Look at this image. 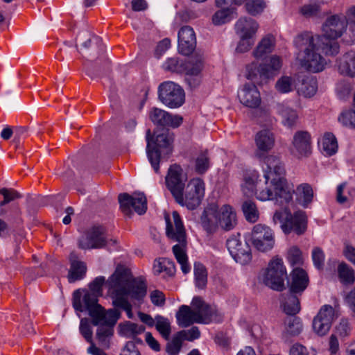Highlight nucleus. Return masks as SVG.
<instances>
[{
    "label": "nucleus",
    "instance_id": "obj_1",
    "mask_svg": "<svg viewBox=\"0 0 355 355\" xmlns=\"http://www.w3.org/2000/svg\"><path fill=\"white\" fill-rule=\"evenodd\" d=\"M105 278L96 277L89 285V290H76L73 294V306L76 311H87L94 326L98 324H114L120 317V312L110 309L106 311L98 303V298L103 295V286Z\"/></svg>",
    "mask_w": 355,
    "mask_h": 355
},
{
    "label": "nucleus",
    "instance_id": "obj_2",
    "mask_svg": "<svg viewBox=\"0 0 355 355\" xmlns=\"http://www.w3.org/2000/svg\"><path fill=\"white\" fill-rule=\"evenodd\" d=\"M265 182L260 183L256 190V198L260 201L281 199L288 203L293 199V185L284 178L285 168L279 158L275 155L265 159Z\"/></svg>",
    "mask_w": 355,
    "mask_h": 355
},
{
    "label": "nucleus",
    "instance_id": "obj_3",
    "mask_svg": "<svg viewBox=\"0 0 355 355\" xmlns=\"http://www.w3.org/2000/svg\"><path fill=\"white\" fill-rule=\"evenodd\" d=\"M320 37L306 32L298 35L294 40L298 49L297 59L306 70L318 73L324 69L327 61L320 53Z\"/></svg>",
    "mask_w": 355,
    "mask_h": 355
},
{
    "label": "nucleus",
    "instance_id": "obj_4",
    "mask_svg": "<svg viewBox=\"0 0 355 355\" xmlns=\"http://www.w3.org/2000/svg\"><path fill=\"white\" fill-rule=\"evenodd\" d=\"M175 316L181 327H187L193 323L219 322L223 319V315L216 307L207 305L200 297L193 298L191 306H180Z\"/></svg>",
    "mask_w": 355,
    "mask_h": 355
},
{
    "label": "nucleus",
    "instance_id": "obj_5",
    "mask_svg": "<svg viewBox=\"0 0 355 355\" xmlns=\"http://www.w3.org/2000/svg\"><path fill=\"white\" fill-rule=\"evenodd\" d=\"M109 292L114 297L130 298L132 300H141L146 295L147 286L141 280L131 279L121 268L115 272L106 282Z\"/></svg>",
    "mask_w": 355,
    "mask_h": 355
},
{
    "label": "nucleus",
    "instance_id": "obj_6",
    "mask_svg": "<svg viewBox=\"0 0 355 355\" xmlns=\"http://www.w3.org/2000/svg\"><path fill=\"white\" fill-rule=\"evenodd\" d=\"M166 227V236L173 241L178 243L172 248L173 253L181 266L184 274H187L191 270V266L188 262V257L186 253L187 235L183 223L179 214L174 211L172 217L165 216Z\"/></svg>",
    "mask_w": 355,
    "mask_h": 355
},
{
    "label": "nucleus",
    "instance_id": "obj_7",
    "mask_svg": "<svg viewBox=\"0 0 355 355\" xmlns=\"http://www.w3.org/2000/svg\"><path fill=\"white\" fill-rule=\"evenodd\" d=\"M201 225L207 232H214L218 227L226 231L232 230L236 225L235 210L230 205L219 207L216 204L209 205L201 216Z\"/></svg>",
    "mask_w": 355,
    "mask_h": 355
},
{
    "label": "nucleus",
    "instance_id": "obj_8",
    "mask_svg": "<svg viewBox=\"0 0 355 355\" xmlns=\"http://www.w3.org/2000/svg\"><path fill=\"white\" fill-rule=\"evenodd\" d=\"M347 26V19L343 15H333L329 17L322 26L323 38L329 40L324 44L322 49L327 55H335L339 52V45L334 40L340 37L346 30Z\"/></svg>",
    "mask_w": 355,
    "mask_h": 355
},
{
    "label": "nucleus",
    "instance_id": "obj_9",
    "mask_svg": "<svg viewBox=\"0 0 355 355\" xmlns=\"http://www.w3.org/2000/svg\"><path fill=\"white\" fill-rule=\"evenodd\" d=\"M272 220L275 224L280 223L283 232H291L300 235L307 229V216L302 210H297L293 214L288 209L277 210L274 213Z\"/></svg>",
    "mask_w": 355,
    "mask_h": 355
},
{
    "label": "nucleus",
    "instance_id": "obj_10",
    "mask_svg": "<svg viewBox=\"0 0 355 355\" xmlns=\"http://www.w3.org/2000/svg\"><path fill=\"white\" fill-rule=\"evenodd\" d=\"M286 279L287 272L282 259L279 257L272 258L262 275L263 282L272 290L282 291L285 288Z\"/></svg>",
    "mask_w": 355,
    "mask_h": 355
},
{
    "label": "nucleus",
    "instance_id": "obj_11",
    "mask_svg": "<svg viewBox=\"0 0 355 355\" xmlns=\"http://www.w3.org/2000/svg\"><path fill=\"white\" fill-rule=\"evenodd\" d=\"M205 193V183L200 178H192L188 182L184 193L181 191V200L175 198L176 202L181 206L193 210L198 207Z\"/></svg>",
    "mask_w": 355,
    "mask_h": 355
},
{
    "label": "nucleus",
    "instance_id": "obj_12",
    "mask_svg": "<svg viewBox=\"0 0 355 355\" xmlns=\"http://www.w3.org/2000/svg\"><path fill=\"white\" fill-rule=\"evenodd\" d=\"M150 130H148L146 135L147 147L146 153L148 159L155 173L159 172V159L162 150H165L168 153L171 151V144L172 138L166 133L157 135L155 139H150L148 137Z\"/></svg>",
    "mask_w": 355,
    "mask_h": 355
},
{
    "label": "nucleus",
    "instance_id": "obj_13",
    "mask_svg": "<svg viewBox=\"0 0 355 355\" xmlns=\"http://www.w3.org/2000/svg\"><path fill=\"white\" fill-rule=\"evenodd\" d=\"M158 98L169 108H178L185 101L184 89L172 81H165L158 86Z\"/></svg>",
    "mask_w": 355,
    "mask_h": 355
},
{
    "label": "nucleus",
    "instance_id": "obj_14",
    "mask_svg": "<svg viewBox=\"0 0 355 355\" xmlns=\"http://www.w3.org/2000/svg\"><path fill=\"white\" fill-rule=\"evenodd\" d=\"M110 243H115L116 241L107 239L105 229L100 225L88 228L78 241V247L83 250L102 248Z\"/></svg>",
    "mask_w": 355,
    "mask_h": 355
},
{
    "label": "nucleus",
    "instance_id": "obj_15",
    "mask_svg": "<svg viewBox=\"0 0 355 355\" xmlns=\"http://www.w3.org/2000/svg\"><path fill=\"white\" fill-rule=\"evenodd\" d=\"M204 69V57L201 53H195L189 58L184 64L185 81L191 88H196L200 85L202 79Z\"/></svg>",
    "mask_w": 355,
    "mask_h": 355
},
{
    "label": "nucleus",
    "instance_id": "obj_16",
    "mask_svg": "<svg viewBox=\"0 0 355 355\" xmlns=\"http://www.w3.org/2000/svg\"><path fill=\"white\" fill-rule=\"evenodd\" d=\"M120 209L127 216L132 214V210L141 215L147 210V200L142 193H134L129 195L127 193H120L118 196Z\"/></svg>",
    "mask_w": 355,
    "mask_h": 355
},
{
    "label": "nucleus",
    "instance_id": "obj_17",
    "mask_svg": "<svg viewBox=\"0 0 355 355\" xmlns=\"http://www.w3.org/2000/svg\"><path fill=\"white\" fill-rule=\"evenodd\" d=\"M251 241L259 251L266 252L272 249L275 245V234L272 230L263 224L255 225L251 232Z\"/></svg>",
    "mask_w": 355,
    "mask_h": 355
},
{
    "label": "nucleus",
    "instance_id": "obj_18",
    "mask_svg": "<svg viewBox=\"0 0 355 355\" xmlns=\"http://www.w3.org/2000/svg\"><path fill=\"white\" fill-rule=\"evenodd\" d=\"M166 185L173 196L181 200V191H184L187 176L180 165H171L166 176Z\"/></svg>",
    "mask_w": 355,
    "mask_h": 355
},
{
    "label": "nucleus",
    "instance_id": "obj_19",
    "mask_svg": "<svg viewBox=\"0 0 355 355\" xmlns=\"http://www.w3.org/2000/svg\"><path fill=\"white\" fill-rule=\"evenodd\" d=\"M227 248L236 262L242 265L250 262L252 259L250 248L246 242L242 243L239 236L230 237L227 241Z\"/></svg>",
    "mask_w": 355,
    "mask_h": 355
},
{
    "label": "nucleus",
    "instance_id": "obj_20",
    "mask_svg": "<svg viewBox=\"0 0 355 355\" xmlns=\"http://www.w3.org/2000/svg\"><path fill=\"white\" fill-rule=\"evenodd\" d=\"M335 318V311L331 306H322L313 320L314 331L320 336L325 335L329 331Z\"/></svg>",
    "mask_w": 355,
    "mask_h": 355
},
{
    "label": "nucleus",
    "instance_id": "obj_21",
    "mask_svg": "<svg viewBox=\"0 0 355 355\" xmlns=\"http://www.w3.org/2000/svg\"><path fill=\"white\" fill-rule=\"evenodd\" d=\"M291 153L296 157H307L311 152V137L309 132L297 131L293 138L290 148Z\"/></svg>",
    "mask_w": 355,
    "mask_h": 355
},
{
    "label": "nucleus",
    "instance_id": "obj_22",
    "mask_svg": "<svg viewBox=\"0 0 355 355\" xmlns=\"http://www.w3.org/2000/svg\"><path fill=\"white\" fill-rule=\"evenodd\" d=\"M150 121L156 125L162 127L178 128L183 121L181 116L172 114L157 107H153L149 112Z\"/></svg>",
    "mask_w": 355,
    "mask_h": 355
},
{
    "label": "nucleus",
    "instance_id": "obj_23",
    "mask_svg": "<svg viewBox=\"0 0 355 355\" xmlns=\"http://www.w3.org/2000/svg\"><path fill=\"white\" fill-rule=\"evenodd\" d=\"M77 40L81 42V53L86 57L95 56L102 51L101 39L93 35L88 31H81L77 36Z\"/></svg>",
    "mask_w": 355,
    "mask_h": 355
},
{
    "label": "nucleus",
    "instance_id": "obj_24",
    "mask_svg": "<svg viewBox=\"0 0 355 355\" xmlns=\"http://www.w3.org/2000/svg\"><path fill=\"white\" fill-rule=\"evenodd\" d=\"M238 98L245 107L256 108L261 103L260 93L253 83L244 84L238 91Z\"/></svg>",
    "mask_w": 355,
    "mask_h": 355
},
{
    "label": "nucleus",
    "instance_id": "obj_25",
    "mask_svg": "<svg viewBox=\"0 0 355 355\" xmlns=\"http://www.w3.org/2000/svg\"><path fill=\"white\" fill-rule=\"evenodd\" d=\"M178 51L184 55L191 54L196 46L195 32L189 26H184L178 32Z\"/></svg>",
    "mask_w": 355,
    "mask_h": 355
},
{
    "label": "nucleus",
    "instance_id": "obj_26",
    "mask_svg": "<svg viewBox=\"0 0 355 355\" xmlns=\"http://www.w3.org/2000/svg\"><path fill=\"white\" fill-rule=\"evenodd\" d=\"M254 141L257 148L255 152L256 157L265 159V155L275 146V138L274 134L269 130H262L256 134Z\"/></svg>",
    "mask_w": 355,
    "mask_h": 355
},
{
    "label": "nucleus",
    "instance_id": "obj_27",
    "mask_svg": "<svg viewBox=\"0 0 355 355\" xmlns=\"http://www.w3.org/2000/svg\"><path fill=\"white\" fill-rule=\"evenodd\" d=\"M259 28L258 22L255 19L247 17L239 18L234 25L237 36L256 37Z\"/></svg>",
    "mask_w": 355,
    "mask_h": 355
},
{
    "label": "nucleus",
    "instance_id": "obj_28",
    "mask_svg": "<svg viewBox=\"0 0 355 355\" xmlns=\"http://www.w3.org/2000/svg\"><path fill=\"white\" fill-rule=\"evenodd\" d=\"M309 284V277L306 272L300 268H295L291 273L290 290L293 293H301Z\"/></svg>",
    "mask_w": 355,
    "mask_h": 355
},
{
    "label": "nucleus",
    "instance_id": "obj_29",
    "mask_svg": "<svg viewBox=\"0 0 355 355\" xmlns=\"http://www.w3.org/2000/svg\"><path fill=\"white\" fill-rule=\"evenodd\" d=\"M338 70L343 76L355 78V52H347L338 59Z\"/></svg>",
    "mask_w": 355,
    "mask_h": 355
},
{
    "label": "nucleus",
    "instance_id": "obj_30",
    "mask_svg": "<svg viewBox=\"0 0 355 355\" xmlns=\"http://www.w3.org/2000/svg\"><path fill=\"white\" fill-rule=\"evenodd\" d=\"M69 260L71 267L68 273V280L69 282L73 283L84 277L87 267L84 262L78 259L76 254L73 252L71 253Z\"/></svg>",
    "mask_w": 355,
    "mask_h": 355
},
{
    "label": "nucleus",
    "instance_id": "obj_31",
    "mask_svg": "<svg viewBox=\"0 0 355 355\" xmlns=\"http://www.w3.org/2000/svg\"><path fill=\"white\" fill-rule=\"evenodd\" d=\"M176 271L174 262L166 258L156 259L153 264V272L155 275H162L163 277H171L174 276Z\"/></svg>",
    "mask_w": 355,
    "mask_h": 355
},
{
    "label": "nucleus",
    "instance_id": "obj_32",
    "mask_svg": "<svg viewBox=\"0 0 355 355\" xmlns=\"http://www.w3.org/2000/svg\"><path fill=\"white\" fill-rule=\"evenodd\" d=\"M296 89L299 96L311 98L317 92V80L313 76H305L302 79L300 84L297 86Z\"/></svg>",
    "mask_w": 355,
    "mask_h": 355
},
{
    "label": "nucleus",
    "instance_id": "obj_33",
    "mask_svg": "<svg viewBox=\"0 0 355 355\" xmlns=\"http://www.w3.org/2000/svg\"><path fill=\"white\" fill-rule=\"evenodd\" d=\"M302 329V322L299 318H289L285 323V329L282 335L283 339L286 342H289L292 338L300 335Z\"/></svg>",
    "mask_w": 355,
    "mask_h": 355
},
{
    "label": "nucleus",
    "instance_id": "obj_34",
    "mask_svg": "<svg viewBox=\"0 0 355 355\" xmlns=\"http://www.w3.org/2000/svg\"><path fill=\"white\" fill-rule=\"evenodd\" d=\"M275 46V39L271 35L263 37L258 43L252 52L253 56L258 59L263 58L265 55L271 53Z\"/></svg>",
    "mask_w": 355,
    "mask_h": 355
},
{
    "label": "nucleus",
    "instance_id": "obj_35",
    "mask_svg": "<svg viewBox=\"0 0 355 355\" xmlns=\"http://www.w3.org/2000/svg\"><path fill=\"white\" fill-rule=\"evenodd\" d=\"M297 201L304 207H306L313 200V191L311 186L307 183L299 184L296 189H293Z\"/></svg>",
    "mask_w": 355,
    "mask_h": 355
},
{
    "label": "nucleus",
    "instance_id": "obj_36",
    "mask_svg": "<svg viewBox=\"0 0 355 355\" xmlns=\"http://www.w3.org/2000/svg\"><path fill=\"white\" fill-rule=\"evenodd\" d=\"M263 65L262 74L264 76V79H269L279 71L282 67V60L279 55H272Z\"/></svg>",
    "mask_w": 355,
    "mask_h": 355
},
{
    "label": "nucleus",
    "instance_id": "obj_37",
    "mask_svg": "<svg viewBox=\"0 0 355 355\" xmlns=\"http://www.w3.org/2000/svg\"><path fill=\"white\" fill-rule=\"evenodd\" d=\"M259 175L257 172L247 173L244 175L241 189L246 196H252L255 194V188L258 187Z\"/></svg>",
    "mask_w": 355,
    "mask_h": 355
},
{
    "label": "nucleus",
    "instance_id": "obj_38",
    "mask_svg": "<svg viewBox=\"0 0 355 355\" xmlns=\"http://www.w3.org/2000/svg\"><path fill=\"white\" fill-rule=\"evenodd\" d=\"M320 146L322 153L326 156H332L338 150V142L336 137L331 132L324 134L320 142Z\"/></svg>",
    "mask_w": 355,
    "mask_h": 355
},
{
    "label": "nucleus",
    "instance_id": "obj_39",
    "mask_svg": "<svg viewBox=\"0 0 355 355\" xmlns=\"http://www.w3.org/2000/svg\"><path fill=\"white\" fill-rule=\"evenodd\" d=\"M277 110L278 114L282 116V123L285 126L291 127L295 123L298 117L295 110L284 103L278 104Z\"/></svg>",
    "mask_w": 355,
    "mask_h": 355
},
{
    "label": "nucleus",
    "instance_id": "obj_40",
    "mask_svg": "<svg viewBox=\"0 0 355 355\" xmlns=\"http://www.w3.org/2000/svg\"><path fill=\"white\" fill-rule=\"evenodd\" d=\"M119 334L125 338H135L145 331L143 325L130 322L119 324Z\"/></svg>",
    "mask_w": 355,
    "mask_h": 355
},
{
    "label": "nucleus",
    "instance_id": "obj_41",
    "mask_svg": "<svg viewBox=\"0 0 355 355\" xmlns=\"http://www.w3.org/2000/svg\"><path fill=\"white\" fill-rule=\"evenodd\" d=\"M282 306L284 311L288 315H295L300 310L299 299L293 293L283 297Z\"/></svg>",
    "mask_w": 355,
    "mask_h": 355
},
{
    "label": "nucleus",
    "instance_id": "obj_42",
    "mask_svg": "<svg viewBox=\"0 0 355 355\" xmlns=\"http://www.w3.org/2000/svg\"><path fill=\"white\" fill-rule=\"evenodd\" d=\"M263 68V64H259L256 62L247 64L245 73V78L258 84L261 83V80L264 79V76L262 74Z\"/></svg>",
    "mask_w": 355,
    "mask_h": 355
},
{
    "label": "nucleus",
    "instance_id": "obj_43",
    "mask_svg": "<svg viewBox=\"0 0 355 355\" xmlns=\"http://www.w3.org/2000/svg\"><path fill=\"white\" fill-rule=\"evenodd\" d=\"M295 78L288 76H283L275 83L276 90L281 94H287L296 89Z\"/></svg>",
    "mask_w": 355,
    "mask_h": 355
},
{
    "label": "nucleus",
    "instance_id": "obj_44",
    "mask_svg": "<svg viewBox=\"0 0 355 355\" xmlns=\"http://www.w3.org/2000/svg\"><path fill=\"white\" fill-rule=\"evenodd\" d=\"M234 10L230 8H224L218 10L211 17V21L215 26H221L230 21L234 16Z\"/></svg>",
    "mask_w": 355,
    "mask_h": 355
},
{
    "label": "nucleus",
    "instance_id": "obj_45",
    "mask_svg": "<svg viewBox=\"0 0 355 355\" xmlns=\"http://www.w3.org/2000/svg\"><path fill=\"white\" fill-rule=\"evenodd\" d=\"M338 275L340 282L344 284H352L355 280L354 270L345 263L338 265Z\"/></svg>",
    "mask_w": 355,
    "mask_h": 355
},
{
    "label": "nucleus",
    "instance_id": "obj_46",
    "mask_svg": "<svg viewBox=\"0 0 355 355\" xmlns=\"http://www.w3.org/2000/svg\"><path fill=\"white\" fill-rule=\"evenodd\" d=\"M194 279L196 286L200 289L205 288L207 282V271L203 264L194 263Z\"/></svg>",
    "mask_w": 355,
    "mask_h": 355
},
{
    "label": "nucleus",
    "instance_id": "obj_47",
    "mask_svg": "<svg viewBox=\"0 0 355 355\" xmlns=\"http://www.w3.org/2000/svg\"><path fill=\"white\" fill-rule=\"evenodd\" d=\"M242 210L248 221L254 223L259 219V211L253 201H245L242 205Z\"/></svg>",
    "mask_w": 355,
    "mask_h": 355
},
{
    "label": "nucleus",
    "instance_id": "obj_48",
    "mask_svg": "<svg viewBox=\"0 0 355 355\" xmlns=\"http://www.w3.org/2000/svg\"><path fill=\"white\" fill-rule=\"evenodd\" d=\"M155 326L158 332L165 339H168L171 334V322L168 318L157 315L155 316Z\"/></svg>",
    "mask_w": 355,
    "mask_h": 355
},
{
    "label": "nucleus",
    "instance_id": "obj_49",
    "mask_svg": "<svg viewBox=\"0 0 355 355\" xmlns=\"http://www.w3.org/2000/svg\"><path fill=\"white\" fill-rule=\"evenodd\" d=\"M338 122L345 127L355 129V107L342 111L338 116Z\"/></svg>",
    "mask_w": 355,
    "mask_h": 355
},
{
    "label": "nucleus",
    "instance_id": "obj_50",
    "mask_svg": "<svg viewBox=\"0 0 355 355\" xmlns=\"http://www.w3.org/2000/svg\"><path fill=\"white\" fill-rule=\"evenodd\" d=\"M209 165V158L206 152L199 154L194 160V169L198 174H204Z\"/></svg>",
    "mask_w": 355,
    "mask_h": 355
},
{
    "label": "nucleus",
    "instance_id": "obj_51",
    "mask_svg": "<svg viewBox=\"0 0 355 355\" xmlns=\"http://www.w3.org/2000/svg\"><path fill=\"white\" fill-rule=\"evenodd\" d=\"M287 259L291 265L296 266V268H299V266L303 264L302 252L300 250L295 246H293L288 250Z\"/></svg>",
    "mask_w": 355,
    "mask_h": 355
},
{
    "label": "nucleus",
    "instance_id": "obj_52",
    "mask_svg": "<svg viewBox=\"0 0 355 355\" xmlns=\"http://www.w3.org/2000/svg\"><path fill=\"white\" fill-rule=\"evenodd\" d=\"M238 37L239 40L236 48L237 53H243L249 51L255 43L256 37L245 36Z\"/></svg>",
    "mask_w": 355,
    "mask_h": 355
},
{
    "label": "nucleus",
    "instance_id": "obj_53",
    "mask_svg": "<svg viewBox=\"0 0 355 355\" xmlns=\"http://www.w3.org/2000/svg\"><path fill=\"white\" fill-rule=\"evenodd\" d=\"M266 6V2L263 0H249L245 4L246 10L252 15L260 14Z\"/></svg>",
    "mask_w": 355,
    "mask_h": 355
},
{
    "label": "nucleus",
    "instance_id": "obj_54",
    "mask_svg": "<svg viewBox=\"0 0 355 355\" xmlns=\"http://www.w3.org/2000/svg\"><path fill=\"white\" fill-rule=\"evenodd\" d=\"M184 62L175 58H171L166 60L163 67L166 71L177 73H183Z\"/></svg>",
    "mask_w": 355,
    "mask_h": 355
},
{
    "label": "nucleus",
    "instance_id": "obj_55",
    "mask_svg": "<svg viewBox=\"0 0 355 355\" xmlns=\"http://www.w3.org/2000/svg\"><path fill=\"white\" fill-rule=\"evenodd\" d=\"M113 304L115 307L121 308L123 309L126 313L128 318H132L133 317V313L132 312V305L128 302V300L125 297H114Z\"/></svg>",
    "mask_w": 355,
    "mask_h": 355
},
{
    "label": "nucleus",
    "instance_id": "obj_56",
    "mask_svg": "<svg viewBox=\"0 0 355 355\" xmlns=\"http://www.w3.org/2000/svg\"><path fill=\"white\" fill-rule=\"evenodd\" d=\"M79 329L81 335L85 338V339L89 343H92V330L89 324V321L87 318H82L80 320Z\"/></svg>",
    "mask_w": 355,
    "mask_h": 355
},
{
    "label": "nucleus",
    "instance_id": "obj_57",
    "mask_svg": "<svg viewBox=\"0 0 355 355\" xmlns=\"http://www.w3.org/2000/svg\"><path fill=\"white\" fill-rule=\"evenodd\" d=\"M336 89L338 97L345 100L349 96L352 88L349 83L342 81L337 84Z\"/></svg>",
    "mask_w": 355,
    "mask_h": 355
},
{
    "label": "nucleus",
    "instance_id": "obj_58",
    "mask_svg": "<svg viewBox=\"0 0 355 355\" xmlns=\"http://www.w3.org/2000/svg\"><path fill=\"white\" fill-rule=\"evenodd\" d=\"M116 324H98V325H101L98 328L96 331V336L101 341H104L105 338L111 336L113 334V329L112 327Z\"/></svg>",
    "mask_w": 355,
    "mask_h": 355
},
{
    "label": "nucleus",
    "instance_id": "obj_59",
    "mask_svg": "<svg viewBox=\"0 0 355 355\" xmlns=\"http://www.w3.org/2000/svg\"><path fill=\"white\" fill-rule=\"evenodd\" d=\"M312 259L314 266L318 269H322L324 266V254L322 250L318 247L314 248L312 250Z\"/></svg>",
    "mask_w": 355,
    "mask_h": 355
},
{
    "label": "nucleus",
    "instance_id": "obj_60",
    "mask_svg": "<svg viewBox=\"0 0 355 355\" xmlns=\"http://www.w3.org/2000/svg\"><path fill=\"white\" fill-rule=\"evenodd\" d=\"M320 12V6L317 4H307L300 8V13L306 17L318 16Z\"/></svg>",
    "mask_w": 355,
    "mask_h": 355
},
{
    "label": "nucleus",
    "instance_id": "obj_61",
    "mask_svg": "<svg viewBox=\"0 0 355 355\" xmlns=\"http://www.w3.org/2000/svg\"><path fill=\"white\" fill-rule=\"evenodd\" d=\"M352 331L351 325L346 319H342L336 327V333L340 337L348 336Z\"/></svg>",
    "mask_w": 355,
    "mask_h": 355
},
{
    "label": "nucleus",
    "instance_id": "obj_62",
    "mask_svg": "<svg viewBox=\"0 0 355 355\" xmlns=\"http://www.w3.org/2000/svg\"><path fill=\"white\" fill-rule=\"evenodd\" d=\"M179 336L183 340L193 341L200 337V332L197 327H193L190 329L180 331Z\"/></svg>",
    "mask_w": 355,
    "mask_h": 355
},
{
    "label": "nucleus",
    "instance_id": "obj_63",
    "mask_svg": "<svg viewBox=\"0 0 355 355\" xmlns=\"http://www.w3.org/2000/svg\"><path fill=\"white\" fill-rule=\"evenodd\" d=\"M151 302L157 306H162L165 303V296L164 293L158 290H155L150 293Z\"/></svg>",
    "mask_w": 355,
    "mask_h": 355
},
{
    "label": "nucleus",
    "instance_id": "obj_64",
    "mask_svg": "<svg viewBox=\"0 0 355 355\" xmlns=\"http://www.w3.org/2000/svg\"><path fill=\"white\" fill-rule=\"evenodd\" d=\"M182 346V338L180 337H177L173 339L171 343H170L167 345V352L171 355L177 354L181 348Z\"/></svg>",
    "mask_w": 355,
    "mask_h": 355
}]
</instances>
